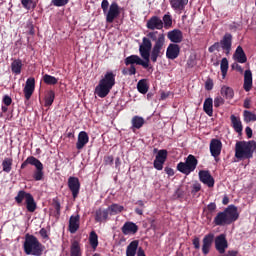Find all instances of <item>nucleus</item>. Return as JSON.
Here are the masks:
<instances>
[{
    "label": "nucleus",
    "instance_id": "nucleus-1",
    "mask_svg": "<svg viewBox=\"0 0 256 256\" xmlns=\"http://www.w3.org/2000/svg\"><path fill=\"white\" fill-rule=\"evenodd\" d=\"M151 40L149 38H142V44L139 46V55H130L124 59V63L126 66L133 65H141L143 69H147L148 71H153V65H151L149 60V52L151 51Z\"/></svg>",
    "mask_w": 256,
    "mask_h": 256
},
{
    "label": "nucleus",
    "instance_id": "nucleus-2",
    "mask_svg": "<svg viewBox=\"0 0 256 256\" xmlns=\"http://www.w3.org/2000/svg\"><path fill=\"white\" fill-rule=\"evenodd\" d=\"M239 219V212L237 206L229 205L222 212H218L214 217L213 223L216 227H225V225H231Z\"/></svg>",
    "mask_w": 256,
    "mask_h": 256
},
{
    "label": "nucleus",
    "instance_id": "nucleus-3",
    "mask_svg": "<svg viewBox=\"0 0 256 256\" xmlns=\"http://www.w3.org/2000/svg\"><path fill=\"white\" fill-rule=\"evenodd\" d=\"M115 73L113 71H108L105 73L104 77L99 81V84L95 88V94L100 97V99H105L111 89L115 87Z\"/></svg>",
    "mask_w": 256,
    "mask_h": 256
},
{
    "label": "nucleus",
    "instance_id": "nucleus-4",
    "mask_svg": "<svg viewBox=\"0 0 256 256\" xmlns=\"http://www.w3.org/2000/svg\"><path fill=\"white\" fill-rule=\"evenodd\" d=\"M23 249L26 255L41 256L45 251V246L39 242L35 235L28 233L25 235Z\"/></svg>",
    "mask_w": 256,
    "mask_h": 256
},
{
    "label": "nucleus",
    "instance_id": "nucleus-5",
    "mask_svg": "<svg viewBox=\"0 0 256 256\" xmlns=\"http://www.w3.org/2000/svg\"><path fill=\"white\" fill-rule=\"evenodd\" d=\"M256 150V141H238L235 144V157L242 161L243 159H253V153Z\"/></svg>",
    "mask_w": 256,
    "mask_h": 256
},
{
    "label": "nucleus",
    "instance_id": "nucleus-6",
    "mask_svg": "<svg viewBox=\"0 0 256 256\" xmlns=\"http://www.w3.org/2000/svg\"><path fill=\"white\" fill-rule=\"evenodd\" d=\"M101 9L106 15V22L113 23L121 15V10L119 8V4L117 2H112L109 7V0H102Z\"/></svg>",
    "mask_w": 256,
    "mask_h": 256
},
{
    "label": "nucleus",
    "instance_id": "nucleus-7",
    "mask_svg": "<svg viewBox=\"0 0 256 256\" xmlns=\"http://www.w3.org/2000/svg\"><path fill=\"white\" fill-rule=\"evenodd\" d=\"M197 165H199V160L193 154H189L185 162H179L177 164L176 169L180 173H183V175H191L197 169Z\"/></svg>",
    "mask_w": 256,
    "mask_h": 256
},
{
    "label": "nucleus",
    "instance_id": "nucleus-8",
    "mask_svg": "<svg viewBox=\"0 0 256 256\" xmlns=\"http://www.w3.org/2000/svg\"><path fill=\"white\" fill-rule=\"evenodd\" d=\"M27 165H33L36 170L33 173V179L35 181H43L44 172H43V163H41V160L35 158L34 156H29L22 164L21 169H25Z\"/></svg>",
    "mask_w": 256,
    "mask_h": 256
},
{
    "label": "nucleus",
    "instance_id": "nucleus-9",
    "mask_svg": "<svg viewBox=\"0 0 256 256\" xmlns=\"http://www.w3.org/2000/svg\"><path fill=\"white\" fill-rule=\"evenodd\" d=\"M151 49L149 51V61L152 63H157L158 59H161L165 55V43H163V38H160L157 43L151 42Z\"/></svg>",
    "mask_w": 256,
    "mask_h": 256
},
{
    "label": "nucleus",
    "instance_id": "nucleus-10",
    "mask_svg": "<svg viewBox=\"0 0 256 256\" xmlns=\"http://www.w3.org/2000/svg\"><path fill=\"white\" fill-rule=\"evenodd\" d=\"M219 43L225 55H230L231 48L233 47V35L231 33H225Z\"/></svg>",
    "mask_w": 256,
    "mask_h": 256
},
{
    "label": "nucleus",
    "instance_id": "nucleus-11",
    "mask_svg": "<svg viewBox=\"0 0 256 256\" xmlns=\"http://www.w3.org/2000/svg\"><path fill=\"white\" fill-rule=\"evenodd\" d=\"M68 189L72 193L73 199L79 197V191H81V182H79V178L70 176L68 178Z\"/></svg>",
    "mask_w": 256,
    "mask_h": 256
},
{
    "label": "nucleus",
    "instance_id": "nucleus-12",
    "mask_svg": "<svg viewBox=\"0 0 256 256\" xmlns=\"http://www.w3.org/2000/svg\"><path fill=\"white\" fill-rule=\"evenodd\" d=\"M215 249L220 253V255H223L225 251L229 248V242H227V238L224 234H220L215 238Z\"/></svg>",
    "mask_w": 256,
    "mask_h": 256
},
{
    "label": "nucleus",
    "instance_id": "nucleus-13",
    "mask_svg": "<svg viewBox=\"0 0 256 256\" xmlns=\"http://www.w3.org/2000/svg\"><path fill=\"white\" fill-rule=\"evenodd\" d=\"M213 241H215V234L209 233L204 236L202 240V253L203 255H209L211 247H213Z\"/></svg>",
    "mask_w": 256,
    "mask_h": 256
},
{
    "label": "nucleus",
    "instance_id": "nucleus-14",
    "mask_svg": "<svg viewBox=\"0 0 256 256\" xmlns=\"http://www.w3.org/2000/svg\"><path fill=\"white\" fill-rule=\"evenodd\" d=\"M222 149H223V142H221V140H219L217 138H213L210 141V153H211L212 157L217 159V157H219V155H221Z\"/></svg>",
    "mask_w": 256,
    "mask_h": 256
},
{
    "label": "nucleus",
    "instance_id": "nucleus-15",
    "mask_svg": "<svg viewBox=\"0 0 256 256\" xmlns=\"http://www.w3.org/2000/svg\"><path fill=\"white\" fill-rule=\"evenodd\" d=\"M23 91L26 101H29V99H31L33 93L35 92V78L30 77L26 80V85Z\"/></svg>",
    "mask_w": 256,
    "mask_h": 256
},
{
    "label": "nucleus",
    "instance_id": "nucleus-16",
    "mask_svg": "<svg viewBox=\"0 0 256 256\" xmlns=\"http://www.w3.org/2000/svg\"><path fill=\"white\" fill-rule=\"evenodd\" d=\"M199 179L201 183L207 185V187H215V179L211 176V173L207 170H201L199 172Z\"/></svg>",
    "mask_w": 256,
    "mask_h": 256
},
{
    "label": "nucleus",
    "instance_id": "nucleus-17",
    "mask_svg": "<svg viewBox=\"0 0 256 256\" xmlns=\"http://www.w3.org/2000/svg\"><path fill=\"white\" fill-rule=\"evenodd\" d=\"M231 127L234 129L235 133H238L239 137L243 135V122H241V117L232 114L230 116Z\"/></svg>",
    "mask_w": 256,
    "mask_h": 256
},
{
    "label": "nucleus",
    "instance_id": "nucleus-18",
    "mask_svg": "<svg viewBox=\"0 0 256 256\" xmlns=\"http://www.w3.org/2000/svg\"><path fill=\"white\" fill-rule=\"evenodd\" d=\"M147 29H150V31H155L163 29V20L159 18V16H152L146 23Z\"/></svg>",
    "mask_w": 256,
    "mask_h": 256
},
{
    "label": "nucleus",
    "instance_id": "nucleus-19",
    "mask_svg": "<svg viewBox=\"0 0 256 256\" xmlns=\"http://www.w3.org/2000/svg\"><path fill=\"white\" fill-rule=\"evenodd\" d=\"M123 235H135L139 231V226L135 222L127 221L121 228Z\"/></svg>",
    "mask_w": 256,
    "mask_h": 256
},
{
    "label": "nucleus",
    "instance_id": "nucleus-20",
    "mask_svg": "<svg viewBox=\"0 0 256 256\" xmlns=\"http://www.w3.org/2000/svg\"><path fill=\"white\" fill-rule=\"evenodd\" d=\"M181 53V47L178 44H169L166 50L167 59H171L172 61L179 57Z\"/></svg>",
    "mask_w": 256,
    "mask_h": 256
},
{
    "label": "nucleus",
    "instance_id": "nucleus-21",
    "mask_svg": "<svg viewBox=\"0 0 256 256\" xmlns=\"http://www.w3.org/2000/svg\"><path fill=\"white\" fill-rule=\"evenodd\" d=\"M81 216L79 214L72 215L69 219L68 231L72 234L77 233L80 227Z\"/></svg>",
    "mask_w": 256,
    "mask_h": 256
},
{
    "label": "nucleus",
    "instance_id": "nucleus-22",
    "mask_svg": "<svg viewBox=\"0 0 256 256\" xmlns=\"http://www.w3.org/2000/svg\"><path fill=\"white\" fill-rule=\"evenodd\" d=\"M167 37L172 44L177 45L183 41V32L179 29H174L168 32Z\"/></svg>",
    "mask_w": 256,
    "mask_h": 256
},
{
    "label": "nucleus",
    "instance_id": "nucleus-23",
    "mask_svg": "<svg viewBox=\"0 0 256 256\" xmlns=\"http://www.w3.org/2000/svg\"><path fill=\"white\" fill-rule=\"evenodd\" d=\"M243 89L246 91V93H249L251 89H253V73L251 70H246L244 72V84Z\"/></svg>",
    "mask_w": 256,
    "mask_h": 256
},
{
    "label": "nucleus",
    "instance_id": "nucleus-24",
    "mask_svg": "<svg viewBox=\"0 0 256 256\" xmlns=\"http://www.w3.org/2000/svg\"><path fill=\"white\" fill-rule=\"evenodd\" d=\"M169 3L173 11L181 13L182 11H185V7L189 4V0H169Z\"/></svg>",
    "mask_w": 256,
    "mask_h": 256
},
{
    "label": "nucleus",
    "instance_id": "nucleus-25",
    "mask_svg": "<svg viewBox=\"0 0 256 256\" xmlns=\"http://www.w3.org/2000/svg\"><path fill=\"white\" fill-rule=\"evenodd\" d=\"M109 219V208L96 210L95 213V222L96 223H106Z\"/></svg>",
    "mask_w": 256,
    "mask_h": 256
},
{
    "label": "nucleus",
    "instance_id": "nucleus-26",
    "mask_svg": "<svg viewBox=\"0 0 256 256\" xmlns=\"http://www.w3.org/2000/svg\"><path fill=\"white\" fill-rule=\"evenodd\" d=\"M87 143H89V134H87V132H85V131H81L78 134V141L76 143V149H78V151H81V149H83V147H85V145H87Z\"/></svg>",
    "mask_w": 256,
    "mask_h": 256
},
{
    "label": "nucleus",
    "instance_id": "nucleus-27",
    "mask_svg": "<svg viewBox=\"0 0 256 256\" xmlns=\"http://www.w3.org/2000/svg\"><path fill=\"white\" fill-rule=\"evenodd\" d=\"M233 58L235 61H237V63H247V55L241 46L236 48Z\"/></svg>",
    "mask_w": 256,
    "mask_h": 256
},
{
    "label": "nucleus",
    "instance_id": "nucleus-28",
    "mask_svg": "<svg viewBox=\"0 0 256 256\" xmlns=\"http://www.w3.org/2000/svg\"><path fill=\"white\" fill-rule=\"evenodd\" d=\"M32 196L31 193L25 191V190H20L18 191L17 195L14 198L15 203L17 205H23V201H27L30 197Z\"/></svg>",
    "mask_w": 256,
    "mask_h": 256
},
{
    "label": "nucleus",
    "instance_id": "nucleus-29",
    "mask_svg": "<svg viewBox=\"0 0 256 256\" xmlns=\"http://www.w3.org/2000/svg\"><path fill=\"white\" fill-rule=\"evenodd\" d=\"M70 256H83L81 251V243L77 240H73L70 246Z\"/></svg>",
    "mask_w": 256,
    "mask_h": 256
},
{
    "label": "nucleus",
    "instance_id": "nucleus-30",
    "mask_svg": "<svg viewBox=\"0 0 256 256\" xmlns=\"http://www.w3.org/2000/svg\"><path fill=\"white\" fill-rule=\"evenodd\" d=\"M139 249V240H133L126 248V256H136Z\"/></svg>",
    "mask_w": 256,
    "mask_h": 256
},
{
    "label": "nucleus",
    "instance_id": "nucleus-31",
    "mask_svg": "<svg viewBox=\"0 0 256 256\" xmlns=\"http://www.w3.org/2000/svg\"><path fill=\"white\" fill-rule=\"evenodd\" d=\"M23 69V61L21 59H15L11 63V71L14 75H21Z\"/></svg>",
    "mask_w": 256,
    "mask_h": 256
},
{
    "label": "nucleus",
    "instance_id": "nucleus-32",
    "mask_svg": "<svg viewBox=\"0 0 256 256\" xmlns=\"http://www.w3.org/2000/svg\"><path fill=\"white\" fill-rule=\"evenodd\" d=\"M220 93L222 97H224V99L231 100L233 99V97H235V91L233 90V88L226 85H223L221 87Z\"/></svg>",
    "mask_w": 256,
    "mask_h": 256
},
{
    "label": "nucleus",
    "instance_id": "nucleus-33",
    "mask_svg": "<svg viewBox=\"0 0 256 256\" xmlns=\"http://www.w3.org/2000/svg\"><path fill=\"white\" fill-rule=\"evenodd\" d=\"M203 111L208 117H213V98H206L203 104Z\"/></svg>",
    "mask_w": 256,
    "mask_h": 256
},
{
    "label": "nucleus",
    "instance_id": "nucleus-34",
    "mask_svg": "<svg viewBox=\"0 0 256 256\" xmlns=\"http://www.w3.org/2000/svg\"><path fill=\"white\" fill-rule=\"evenodd\" d=\"M146 39H149L150 43L151 41H154V43H157L160 39H163V43H165V34L159 33L158 31H152L147 34Z\"/></svg>",
    "mask_w": 256,
    "mask_h": 256
},
{
    "label": "nucleus",
    "instance_id": "nucleus-35",
    "mask_svg": "<svg viewBox=\"0 0 256 256\" xmlns=\"http://www.w3.org/2000/svg\"><path fill=\"white\" fill-rule=\"evenodd\" d=\"M25 205L29 213H35V211H37V202H35V198L33 197V195L27 199Z\"/></svg>",
    "mask_w": 256,
    "mask_h": 256
},
{
    "label": "nucleus",
    "instance_id": "nucleus-36",
    "mask_svg": "<svg viewBox=\"0 0 256 256\" xmlns=\"http://www.w3.org/2000/svg\"><path fill=\"white\" fill-rule=\"evenodd\" d=\"M89 243H90V247H92V249H97V247H99V236L97 235V232L95 231H91L90 235H89Z\"/></svg>",
    "mask_w": 256,
    "mask_h": 256
},
{
    "label": "nucleus",
    "instance_id": "nucleus-37",
    "mask_svg": "<svg viewBox=\"0 0 256 256\" xmlns=\"http://www.w3.org/2000/svg\"><path fill=\"white\" fill-rule=\"evenodd\" d=\"M132 129H141L145 125V119L141 116H134L131 120Z\"/></svg>",
    "mask_w": 256,
    "mask_h": 256
},
{
    "label": "nucleus",
    "instance_id": "nucleus-38",
    "mask_svg": "<svg viewBox=\"0 0 256 256\" xmlns=\"http://www.w3.org/2000/svg\"><path fill=\"white\" fill-rule=\"evenodd\" d=\"M137 89L139 93H141L142 95L147 94V92L149 91V85L147 84V79H141L140 81H138Z\"/></svg>",
    "mask_w": 256,
    "mask_h": 256
},
{
    "label": "nucleus",
    "instance_id": "nucleus-39",
    "mask_svg": "<svg viewBox=\"0 0 256 256\" xmlns=\"http://www.w3.org/2000/svg\"><path fill=\"white\" fill-rule=\"evenodd\" d=\"M243 119L244 123H251L256 121V113L249 111V110H244L243 111Z\"/></svg>",
    "mask_w": 256,
    "mask_h": 256
},
{
    "label": "nucleus",
    "instance_id": "nucleus-40",
    "mask_svg": "<svg viewBox=\"0 0 256 256\" xmlns=\"http://www.w3.org/2000/svg\"><path fill=\"white\" fill-rule=\"evenodd\" d=\"M52 207L54 208V217L59 219L61 217V202H59V198H53Z\"/></svg>",
    "mask_w": 256,
    "mask_h": 256
},
{
    "label": "nucleus",
    "instance_id": "nucleus-41",
    "mask_svg": "<svg viewBox=\"0 0 256 256\" xmlns=\"http://www.w3.org/2000/svg\"><path fill=\"white\" fill-rule=\"evenodd\" d=\"M55 101V91L50 90L47 92L45 96V104L44 107H51Z\"/></svg>",
    "mask_w": 256,
    "mask_h": 256
},
{
    "label": "nucleus",
    "instance_id": "nucleus-42",
    "mask_svg": "<svg viewBox=\"0 0 256 256\" xmlns=\"http://www.w3.org/2000/svg\"><path fill=\"white\" fill-rule=\"evenodd\" d=\"M220 69L222 73V79H225V77H227V72L229 71V60H227V58H222Z\"/></svg>",
    "mask_w": 256,
    "mask_h": 256
},
{
    "label": "nucleus",
    "instance_id": "nucleus-43",
    "mask_svg": "<svg viewBox=\"0 0 256 256\" xmlns=\"http://www.w3.org/2000/svg\"><path fill=\"white\" fill-rule=\"evenodd\" d=\"M124 210H125V207L116 203L108 207V211L110 212V215H118V213H122V211Z\"/></svg>",
    "mask_w": 256,
    "mask_h": 256
},
{
    "label": "nucleus",
    "instance_id": "nucleus-44",
    "mask_svg": "<svg viewBox=\"0 0 256 256\" xmlns=\"http://www.w3.org/2000/svg\"><path fill=\"white\" fill-rule=\"evenodd\" d=\"M13 167V158H5L2 162V169L4 173H11Z\"/></svg>",
    "mask_w": 256,
    "mask_h": 256
},
{
    "label": "nucleus",
    "instance_id": "nucleus-45",
    "mask_svg": "<svg viewBox=\"0 0 256 256\" xmlns=\"http://www.w3.org/2000/svg\"><path fill=\"white\" fill-rule=\"evenodd\" d=\"M43 82L46 85H57V83H59V79H57L55 76H51L49 74H45L43 76Z\"/></svg>",
    "mask_w": 256,
    "mask_h": 256
},
{
    "label": "nucleus",
    "instance_id": "nucleus-46",
    "mask_svg": "<svg viewBox=\"0 0 256 256\" xmlns=\"http://www.w3.org/2000/svg\"><path fill=\"white\" fill-rule=\"evenodd\" d=\"M162 23L165 29H170L173 26V17H171V14H165L162 18Z\"/></svg>",
    "mask_w": 256,
    "mask_h": 256
},
{
    "label": "nucleus",
    "instance_id": "nucleus-47",
    "mask_svg": "<svg viewBox=\"0 0 256 256\" xmlns=\"http://www.w3.org/2000/svg\"><path fill=\"white\" fill-rule=\"evenodd\" d=\"M167 155L168 152L165 149L159 150L155 159L158 161H162L163 163H165V161H167Z\"/></svg>",
    "mask_w": 256,
    "mask_h": 256
},
{
    "label": "nucleus",
    "instance_id": "nucleus-48",
    "mask_svg": "<svg viewBox=\"0 0 256 256\" xmlns=\"http://www.w3.org/2000/svg\"><path fill=\"white\" fill-rule=\"evenodd\" d=\"M21 3L27 11H31V9H35V7H37V5L33 3V0H21Z\"/></svg>",
    "mask_w": 256,
    "mask_h": 256
},
{
    "label": "nucleus",
    "instance_id": "nucleus-49",
    "mask_svg": "<svg viewBox=\"0 0 256 256\" xmlns=\"http://www.w3.org/2000/svg\"><path fill=\"white\" fill-rule=\"evenodd\" d=\"M135 205H138V207L135 208V214L143 215V210L145 209V202H143V200H138L135 202Z\"/></svg>",
    "mask_w": 256,
    "mask_h": 256
},
{
    "label": "nucleus",
    "instance_id": "nucleus-50",
    "mask_svg": "<svg viewBox=\"0 0 256 256\" xmlns=\"http://www.w3.org/2000/svg\"><path fill=\"white\" fill-rule=\"evenodd\" d=\"M215 211H217V204L215 202H211L207 207L203 208V213H215Z\"/></svg>",
    "mask_w": 256,
    "mask_h": 256
},
{
    "label": "nucleus",
    "instance_id": "nucleus-51",
    "mask_svg": "<svg viewBox=\"0 0 256 256\" xmlns=\"http://www.w3.org/2000/svg\"><path fill=\"white\" fill-rule=\"evenodd\" d=\"M51 3L54 7H65L69 3V0H52Z\"/></svg>",
    "mask_w": 256,
    "mask_h": 256
},
{
    "label": "nucleus",
    "instance_id": "nucleus-52",
    "mask_svg": "<svg viewBox=\"0 0 256 256\" xmlns=\"http://www.w3.org/2000/svg\"><path fill=\"white\" fill-rule=\"evenodd\" d=\"M153 165H154V169H157V171H163V165H165V162L161 160H157L155 158Z\"/></svg>",
    "mask_w": 256,
    "mask_h": 256
},
{
    "label": "nucleus",
    "instance_id": "nucleus-53",
    "mask_svg": "<svg viewBox=\"0 0 256 256\" xmlns=\"http://www.w3.org/2000/svg\"><path fill=\"white\" fill-rule=\"evenodd\" d=\"M209 53H215V51H221V44L220 42H215L208 48Z\"/></svg>",
    "mask_w": 256,
    "mask_h": 256
},
{
    "label": "nucleus",
    "instance_id": "nucleus-54",
    "mask_svg": "<svg viewBox=\"0 0 256 256\" xmlns=\"http://www.w3.org/2000/svg\"><path fill=\"white\" fill-rule=\"evenodd\" d=\"M221 105H225V99H223L221 96H217L214 99V107L219 108Z\"/></svg>",
    "mask_w": 256,
    "mask_h": 256
},
{
    "label": "nucleus",
    "instance_id": "nucleus-55",
    "mask_svg": "<svg viewBox=\"0 0 256 256\" xmlns=\"http://www.w3.org/2000/svg\"><path fill=\"white\" fill-rule=\"evenodd\" d=\"M2 103L6 106L9 107L11 103H13V99L9 95H4L2 99Z\"/></svg>",
    "mask_w": 256,
    "mask_h": 256
},
{
    "label": "nucleus",
    "instance_id": "nucleus-56",
    "mask_svg": "<svg viewBox=\"0 0 256 256\" xmlns=\"http://www.w3.org/2000/svg\"><path fill=\"white\" fill-rule=\"evenodd\" d=\"M192 245L194 246V249L199 250L201 249V239L199 237H194L192 240Z\"/></svg>",
    "mask_w": 256,
    "mask_h": 256
},
{
    "label": "nucleus",
    "instance_id": "nucleus-57",
    "mask_svg": "<svg viewBox=\"0 0 256 256\" xmlns=\"http://www.w3.org/2000/svg\"><path fill=\"white\" fill-rule=\"evenodd\" d=\"M213 86H214V84H213V79L208 78V79L206 80V82H205V89H206V91H212Z\"/></svg>",
    "mask_w": 256,
    "mask_h": 256
},
{
    "label": "nucleus",
    "instance_id": "nucleus-58",
    "mask_svg": "<svg viewBox=\"0 0 256 256\" xmlns=\"http://www.w3.org/2000/svg\"><path fill=\"white\" fill-rule=\"evenodd\" d=\"M39 235L42 237V239L49 241V234L47 233V229L41 228L39 231Z\"/></svg>",
    "mask_w": 256,
    "mask_h": 256
},
{
    "label": "nucleus",
    "instance_id": "nucleus-59",
    "mask_svg": "<svg viewBox=\"0 0 256 256\" xmlns=\"http://www.w3.org/2000/svg\"><path fill=\"white\" fill-rule=\"evenodd\" d=\"M199 191H201V184L196 182L192 186V193H199Z\"/></svg>",
    "mask_w": 256,
    "mask_h": 256
},
{
    "label": "nucleus",
    "instance_id": "nucleus-60",
    "mask_svg": "<svg viewBox=\"0 0 256 256\" xmlns=\"http://www.w3.org/2000/svg\"><path fill=\"white\" fill-rule=\"evenodd\" d=\"M245 133L248 139H251V137H253V129H251V127H246L245 128Z\"/></svg>",
    "mask_w": 256,
    "mask_h": 256
},
{
    "label": "nucleus",
    "instance_id": "nucleus-61",
    "mask_svg": "<svg viewBox=\"0 0 256 256\" xmlns=\"http://www.w3.org/2000/svg\"><path fill=\"white\" fill-rule=\"evenodd\" d=\"M243 107L244 109H249L251 107V98H245Z\"/></svg>",
    "mask_w": 256,
    "mask_h": 256
},
{
    "label": "nucleus",
    "instance_id": "nucleus-62",
    "mask_svg": "<svg viewBox=\"0 0 256 256\" xmlns=\"http://www.w3.org/2000/svg\"><path fill=\"white\" fill-rule=\"evenodd\" d=\"M205 213V217L207 219V223H211V221H213V212H204Z\"/></svg>",
    "mask_w": 256,
    "mask_h": 256
},
{
    "label": "nucleus",
    "instance_id": "nucleus-63",
    "mask_svg": "<svg viewBox=\"0 0 256 256\" xmlns=\"http://www.w3.org/2000/svg\"><path fill=\"white\" fill-rule=\"evenodd\" d=\"M137 74V68H135V65L130 66V69H128V75H136Z\"/></svg>",
    "mask_w": 256,
    "mask_h": 256
},
{
    "label": "nucleus",
    "instance_id": "nucleus-64",
    "mask_svg": "<svg viewBox=\"0 0 256 256\" xmlns=\"http://www.w3.org/2000/svg\"><path fill=\"white\" fill-rule=\"evenodd\" d=\"M232 69H236V71H239V73H243V67L237 63L232 64Z\"/></svg>",
    "mask_w": 256,
    "mask_h": 256
}]
</instances>
